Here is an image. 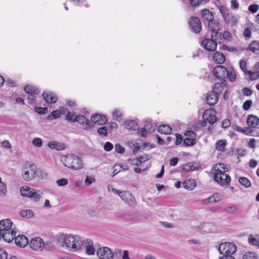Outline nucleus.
Instances as JSON below:
<instances>
[{
  "label": "nucleus",
  "instance_id": "obj_1",
  "mask_svg": "<svg viewBox=\"0 0 259 259\" xmlns=\"http://www.w3.org/2000/svg\"><path fill=\"white\" fill-rule=\"evenodd\" d=\"M57 243L62 248L71 252L79 251L82 246V242L77 235L60 233L56 237Z\"/></svg>",
  "mask_w": 259,
  "mask_h": 259
},
{
  "label": "nucleus",
  "instance_id": "obj_2",
  "mask_svg": "<svg viewBox=\"0 0 259 259\" xmlns=\"http://www.w3.org/2000/svg\"><path fill=\"white\" fill-rule=\"evenodd\" d=\"M12 222L10 219L0 221V231L3 235V239L7 242H11L16 235V232L12 228Z\"/></svg>",
  "mask_w": 259,
  "mask_h": 259
},
{
  "label": "nucleus",
  "instance_id": "obj_3",
  "mask_svg": "<svg viewBox=\"0 0 259 259\" xmlns=\"http://www.w3.org/2000/svg\"><path fill=\"white\" fill-rule=\"evenodd\" d=\"M61 161L65 166L75 170H80L84 166L82 159L73 154L63 156Z\"/></svg>",
  "mask_w": 259,
  "mask_h": 259
},
{
  "label": "nucleus",
  "instance_id": "obj_4",
  "mask_svg": "<svg viewBox=\"0 0 259 259\" xmlns=\"http://www.w3.org/2000/svg\"><path fill=\"white\" fill-rule=\"evenodd\" d=\"M21 176L27 182L34 180L36 176V165L30 162H25L22 165Z\"/></svg>",
  "mask_w": 259,
  "mask_h": 259
},
{
  "label": "nucleus",
  "instance_id": "obj_5",
  "mask_svg": "<svg viewBox=\"0 0 259 259\" xmlns=\"http://www.w3.org/2000/svg\"><path fill=\"white\" fill-rule=\"evenodd\" d=\"M21 194L30 198L34 202H38L40 200L43 193L40 190H37L28 186H23L20 188Z\"/></svg>",
  "mask_w": 259,
  "mask_h": 259
},
{
  "label": "nucleus",
  "instance_id": "obj_6",
  "mask_svg": "<svg viewBox=\"0 0 259 259\" xmlns=\"http://www.w3.org/2000/svg\"><path fill=\"white\" fill-rule=\"evenodd\" d=\"M219 10L226 23L230 24L232 27L235 26L237 25L238 16L229 13V9L224 5L221 6Z\"/></svg>",
  "mask_w": 259,
  "mask_h": 259
},
{
  "label": "nucleus",
  "instance_id": "obj_7",
  "mask_svg": "<svg viewBox=\"0 0 259 259\" xmlns=\"http://www.w3.org/2000/svg\"><path fill=\"white\" fill-rule=\"evenodd\" d=\"M218 250L220 253L223 255L232 256L236 251L237 246L233 243L224 242L220 244Z\"/></svg>",
  "mask_w": 259,
  "mask_h": 259
},
{
  "label": "nucleus",
  "instance_id": "obj_8",
  "mask_svg": "<svg viewBox=\"0 0 259 259\" xmlns=\"http://www.w3.org/2000/svg\"><path fill=\"white\" fill-rule=\"evenodd\" d=\"M96 254L100 259H113L114 253L108 247H101L97 249Z\"/></svg>",
  "mask_w": 259,
  "mask_h": 259
},
{
  "label": "nucleus",
  "instance_id": "obj_9",
  "mask_svg": "<svg viewBox=\"0 0 259 259\" xmlns=\"http://www.w3.org/2000/svg\"><path fill=\"white\" fill-rule=\"evenodd\" d=\"M29 245L32 250L38 251H42L45 246L44 240L39 237L31 239Z\"/></svg>",
  "mask_w": 259,
  "mask_h": 259
},
{
  "label": "nucleus",
  "instance_id": "obj_10",
  "mask_svg": "<svg viewBox=\"0 0 259 259\" xmlns=\"http://www.w3.org/2000/svg\"><path fill=\"white\" fill-rule=\"evenodd\" d=\"M214 180L221 186L229 185L231 181L230 177L225 172L215 173Z\"/></svg>",
  "mask_w": 259,
  "mask_h": 259
},
{
  "label": "nucleus",
  "instance_id": "obj_11",
  "mask_svg": "<svg viewBox=\"0 0 259 259\" xmlns=\"http://www.w3.org/2000/svg\"><path fill=\"white\" fill-rule=\"evenodd\" d=\"M217 39V37L215 38H212L211 37L210 39H205L202 41V46L206 50L213 52L215 51L217 48V43L215 41Z\"/></svg>",
  "mask_w": 259,
  "mask_h": 259
},
{
  "label": "nucleus",
  "instance_id": "obj_12",
  "mask_svg": "<svg viewBox=\"0 0 259 259\" xmlns=\"http://www.w3.org/2000/svg\"><path fill=\"white\" fill-rule=\"evenodd\" d=\"M203 119L205 122L207 121L210 124H212L217 121V117L215 112L212 109L205 110L203 114Z\"/></svg>",
  "mask_w": 259,
  "mask_h": 259
},
{
  "label": "nucleus",
  "instance_id": "obj_13",
  "mask_svg": "<svg viewBox=\"0 0 259 259\" xmlns=\"http://www.w3.org/2000/svg\"><path fill=\"white\" fill-rule=\"evenodd\" d=\"M91 119L92 122V123L94 124V125L96 124L100 125H103L108 122V119L106 116L99 113L93 114L91 116Z\"/></svg>",
  "mask_w": 259,
  "mask_h": 259
},
{
  "label": "nucleus",
  "instance_id": "obj_14",
  "mask_svg": "<svg viewBox=\"0 0 259 259\" xmlns=\"http://www.w3.org/2000/svg\"><path fill=\"white\" fill-rule=\"evenodd\" d=\"M121 199L130 206H135L137 204L136 199L129 191H124L123 194L121 196Z\"/></svg>",
  "mask_w": 259,
  "mask_h": 259
},
{
  "label": "nucleus",
  "instance_id": "obj_15",
  "mask_svg": "<svg viewBox=\"0 0 259 259\" xmlns=\"http://www.w3.org/2000/svg\"><path fill=\"white\" fill-rule=\"evenodd\" d=\"M75 121L83 126L84 130H88L94 127V124L90 122L84 115H77Z\"/></svg>",
  "mask_w": 259,
  "mask_h": 259
},
{
  "label": "nucleus",
  "instance_id": "obj_16",
  "mask_svg": "<svg viewBox=\"0 0 259 259\" xmlns=\"http://www.w3.org/2000/svg\"><path fill=\"white\" fill-rule=\"evenodd\" d=\"M189 26L191 29L195 33H199L202 29L200 20L197 17H193L190 19Z\"/></svg>",
  "mask_w": 259,
  "mask_h": 259
},
{
  "label": "nucleus",
  "instance_id": "obj_17",
  "mask_svg": "<svg viewBox=\"0 0 259 259\" xmlns=\"http://www.w3.org/2000/svg\"><path fill=\"white\" fill-rule=\"evenodd\" d=\"M209 29L212 32L211 37L215 38L217 37L218 32L220 30V24L216 20H212L208 22Z\"/></svg>",
  "mask_w": 259,
  "mask_h": 259
},
{
  "label": "nucleus",
  "instance_id": "obj_18",
  "mask_svg": "<svg viewBox=\"0 0 259 259\" xmlns=\"http://www.w3.org/2000/svg\"><path fill=\"white\" fill-rule=\"evenodd\" d=\"M219 94L217 91H209L206 97V102L210 106L215 105L218 101Z\"/></svg>",
  "mask_w": 259,
  "mask_h": 259
},
{
  "label": "nucleus",
  "instance_id": "obj_19",
  "mask_svg": "<svg viewBox=\"0 0 259 259\" xmlns=\"http://www.w3.org/2000/svg\"><path fill=\"white\" fill-rule=\"evenodd\" d=\"M227 73V69L223 66H217L213 69L214 75L216 77L221 80H223L226 78L227 75L228 74Z\"/></svg>",
  "mask_w": 259,
  "mask_h": 259
},
{
  "label": "nucleus",
  "instance_id": "obj_20",
  "mask_svg": "<svg viewBox=\"0 0 259 259\" xmlns=\"http://www.w3.org/2000/svg\"><path fill=\"white\" fill-rule=\"evenodd\" d=\"M83 242L85 253L89 255H94L97 250L94 246V243L92 240L87 239L84 240Z\"/></svg>",
  "mask_w": 259,
  "mask_h": 259
},
{
  "label": "nucleus",
  "instance_id": "obj_21",
  "mask_svg": "<svg viewBox=\"0 0 259 259\" xmlns=\"http://www.w3.org/2000/svg\"><path fill=\"white\" fill-rule=\"evenodd\" d=\"M42 96L44 99L49 104L55 103L58 100L57 96L55 93L51 92H44Z\"/></svg>",
  "mask_w": 259,
  "mask_h": 259
},
{
  "label": "nucleus",
  "instance_id": "obj_22",
  "mask_svg": "<svg viewBox=\"0 0 259 259\" xmlns=\"http://www.w3.org/2000/svg\"><path fill=\"white\" fill-rule=\"evenodd\" d=\"M14 239L15 244L20 247H24L29 243L28 239L23 235H19L17 236H15Z\"/></svg>",
  "mask_w": 259,
  "mask_h": 259
},
{
  "label": "nucleus",
  "instance_id": "obj_23",
  "mask_svg": "<svg viewBox=\"0 0 259 259\" xmlns=\"http://www.w3.org/2000/svg\"><path fill=\"white\" fill-rule=\"evenodd\" d=\"M247 125L251 128H255L259 124V118L255 115L250 114L247 119Z\"/></svg>",
  "mask_w": 259,
  "mask_h": 259
},
{
  "label": "nucleus",
  "instance_id": "obj_24",
  "mask_svg": "<svg viewBox=\"0 0 259 259\" xmlns=\"http://www.w3.org/2000/svg\"><path fill=\"white\" fill-rule=\"evenodd\" d=\"M48 146L52 149L57 150H62L65 149L66 146L64 144L55 141L50 142L48 144Z\"/></svg>",
  "mask_w": 259,
  "mask_h": 259
},
{
  "label": "nucleus",
  "instance_id": "obj_25",
  "mask_svg": "<svg viewBox=\"0 0 259 259\" xmlns=\"http://www.w3.org/2000/svg\"><path fill=\"white\" fill-rule=\"evenodd\" d=\"M212 60L217 64H223L225 61V57L222 53L216 52L213 54Z\"/></svg>",
  "mask_w": 259,
  "mask_h": 259
},
{
  "label": "nucleus",
  "instance_id": "obj_26",
  "mask_svg": "<svg viewBox=\"0 0 259 259\" xmlns=\"http://www.w3.org/2000/svg\"><path fill=\"white\" fill-rule=\"evenodd\" d=\"M123 125L124 127L128 130L135 131L138 127L137 123L134 120H126L124 121Z\"/></svg>",
  "mask_w": 259,
  "mask_h": 259
},
{
  "label": "nucleus",
  "instance_id": "obj_27",
  "mask_svg": "<svg viewBox=\"0 0 259 259\" xmlns=\"http://www.w3.org/2000/svg\"><path fill=\"white\" fill-rule=\"evenodd\" d=\"M183 186L186 189L192 190L196 187V184L194 180L189 179L183 183Z\"/></svg>",
  "mask_w": 259,
  "mask_h": 259
},
{
  "label": "nucleus",
  "instance_id": "obj_28",
  "mask_svg": "<svg viewBox=\"0 0 259 259\" xmlns=\"http://www.w3.org/2000/svg\"><path fill=\"white\" fill-rule=\"evenodd\" d=\"M158 131L161 134L168 135L171 133L172 128L168 125L163 124L158 127Z\"/></svg>",
  "mask_w": 259,
  "mask_h": 259
},
{
  "label": "nucleus",
  "instance_id": "obj_29",
  "mask_svg": "<svg viewBox=\"0 0 259 259\" xmlns=\"http://www.w3.org/2000/svg\"><path fill=\"white\" fill-rule=\"evenodd\" d=\"M201 15L203 18L207 21L208 22L213 20L212 13L208 9H204L202 10Z\"/></svg>",
  "mask_w": 259,
  "mask_h": 259
},
{
  "label": "nucleus",
  "instance_id": "obj_30",
  "mask_svg": "<svg viewBox=\"0 0 259 259\" xmlns=\"http://www.w3.org/2000/svg\"><path fill=\"white\" fill-rule=\"evenodd\" d=\"M24 91L29 95L36 94L39 93V90L36 87L30 85H25Z\"/></svg>",
  "mask_w": 259,
  "mask_h": 259
},
{
  "label": "nucleus",
  "instance_id": "obj_31",
  "mask_svg": "<svg viewBox=\"0 0 259 259\" xmlns=\"http://www.w3.org/2000/svg\"><path fill=\"white\" fill-rule=\"evenodd\" d=\"M214 169L216 173L225 172L228 170V168L225 166V164L219 163L214 166Z\"/></svg>",
  "mask_w": 259,
  "mask_h": 259
},
{
  "label": "nucleus",
  "instance_id": "obj_32",
  "mask_svg": "<svg viewBox=\"0 0 259 259\" xmlns=\"http://www.w3.org/2000/svg\"><path fill=\"white\" fill-rule=\"evenodd\" d=\"M150 158V156L148 154H144L137 158L135 159L134 160L136 161V162L135 163V165L139 166L142 164V163L146 161Z\"/></svg>",
  "mask_w": 259,
  "mask_h": 259
},
{
  "label": "nucleus",
  "instance_id": "obj_33",
  "mask_svg": "<svg viewBox=\"0 0 259 259\" xmlns=\"http://www.w3.org/2000/svg\"><path fill=\"white\" fill-rule=\"evenodd\" d=\"M248 50H250L255 54H259V43L256 41H252L249 45Z\"/></svg>",
  "mask_w": 259,
  "mask_h": 259
},
{
  "label": "nucleus",
  "instance_id": "obj_34",
  "mask_svg": "<svg viewBox=\"0 0 259 259\" xmlns=\"http://www.w3.org/2000/svg\"><path fill=\"white\" fill-rule=\"evenodd\" d=\"M226 145L227 142L226 140H221L216 142L215 148L218 151L220 152H223L225 151V147Z\"/></svg>",
  "mask_w": 259,
  "mask_h": 259
},
{
  "label": "nucleus",
  "instance_id": "obj_35",
  "mask_svg": "<svg viewBox=\"0 0 259 259\" xmlns=\"http://www.w3.org/2000/svg\"><path fill=\"white\" fill-rule=\"evenodd\" d=\"M128 146L133 149V152L137 153L140 149L141 147L139 145L138 143L135 140L129 141L127 142Z\"/></svg>",
  "mask_w": 259,
  "mask_h": 259
},
{
  "label": "nucleus",
  "instance_id": "obj_36",
  "mask_svg": "<svg viewBox=\"0 0 259 259\" xmlns=\"http://www.w3.org/2000/svg\"><path fill=\"white\" fill-rule=\"evenodd\" d=\"M66 111H68V109L64 107H62L60 108V110L52 111L51 114L54 118H57L60 117L62 114H64Z\"/></svg>",
  "mask_w": 259,
  "mask_h": 259
},
{
  "label": "nucleus",
  "instance_id": "obj_37",
  "mask_svg": "<svg viewBox=\"0 0 259 259\" xmlns=\"http://www.w3.org/2000/svg\"><path fill=\"white\" fill-rule=\"evenodd\" d=\"M20 213L22 217L26 219H30L33 216V212L29 209L22 210Z\"/></svg>",
  "mask_w": 259,
  "mask_h": 259
},
{
  "label": "nucleus",
  "instance_id": "obj_38",
  "mask_svg": "<svg viewBox=\"0 0 259 259\" xmlns=\"http://www.w3.org/2000/svg\"><path fill=\"white\" fill-rule=\"evenodd\" d=\"M238 181L242 186L245 188H248L251 185L250 181L245 177H240Z\"/></svg>",
  "mask_w": 259,
  "mask_h": 259
},
{
  "label": "nucleus",
  "instance_id": "obj_39",
  "mask_svg": "<svg viewBox=\"0 0 259 259\" xmlns=\"http://www.w3.org/2000/svg\"><path fill=\"white\" fill-rule=\"evenodd\" d=\"M47 173L45 170L37 169L36 167V176L39 179H44L47 177Z\"/></svg>",
  "mask_w": 259,
  "mask_h": 259
},
{
  "label": "nucleus",
  "instance_id": "obj_40",
  "mask_svg": "<svg viewBox=\"0 0 259 259\" xmlns=\"http://www.w3.org/2000/svg\"><path fill=\"white\" fill-rule=\"evenodd\" d=\"M242 259H257V254L254 252H247L244 254Z\"/></svg>",
  "mask_w": 259,
  "mask_h": 259
},
{
  "label": "nucleus",
  "instance_id": "obj_41",
  "mask_svg": "<svg viewBox=\"0 0 259 259\" xmlns=\"http://www.w3.org/2000/svg\"><path fill=\"white\" fill-rule=\"evenodd\" d=\"M67 115L66 116V119L70 122H75L76 120V116L73 112H69L68 110L66 111Z\"/></svg>",
  "mask_w": 259,
  "mask_h": 259
},
{
  "label": "nucleus",
  "instance_id": "obj_42",
  "mask_svg": "<svg viewBox=\"0 0 259 259\" xmlns=\"http://www.w3.org/2000/svg\"><path fill=\"white\" fill-rule=\"evenodd\" d=\"M248 241L249 244L252 245H259V239H256L253 235L251 234L249 236Z\"/></svg>",
  "mask_w": 259,
  "mask_h": 259
},
{
  "label": "nucleus",
  "instance_id": "obj_43",
  "mask_svg": "<svg viewBox=\"0 0 259 259\" xmlns=\"http://www.w3.org/2000/svg\"><path fill=\"white\" fill-rule=\"evenodd\" d=\"M195 139L192 138H186L184 140L183 144L186 146H193L195 143Z\"/></svg>",
  "mask_w": 259,
  "mask_h": 259
},
{
  "label": "nucleus",
  "instance_id": "obj_44",
  "mask_svg": "<svg viewBox=\"0 0 259 259\" xmlns=\"http://www.w3.org/2000/svg\"><path fill=\"white\" fill-rule=\"evenodd\" d=\"M246 74L249 75V79L251 80H256V79L259 78V71H254V72L249 71V72H248V73H247Z\"/></svg>",
  "mask_w": 259,
  "mask_h": 259
},
{
  "label": "nucleus",
  "instance_id": "obj_45",
  "mask_svg": "<svg viewBox=\"0 0 259 259\" xmlns=\"http://www.w3.org/2000/svg\"><path fill=\"white\" fill-rule=\"evenodd\" d=\"M225 86V83L223 81L221 82H217L215 83L213 85V90L214 91H217L219 93L220 92H221Z\"/></svg>",
  "mask_w": 259,
  "mask_h": 259
},
{
  "label": "nucleus",
  "instance_id": "obj_46",
  "mask_svg": "<svg viewBox=\"0 0 259 259\" xmlns=\"http://www.w3.org/2000/svg\"><path fill=\"white\" fill-rule=\"evenodd\" d=\"M7 188L6 185L2 182L0 178V196H4L7 194Z\"/></svg>",
  "mask_w": 259,
  "mask_h": 259
},
{
  "label": "nucleus",
  "instance_id": "obj_47",
  "mask_svg": "<svg viewBox=\"0 0 259 259\" xmlns=\"http://www.w3.org/2000/svg\"><path fill=\"white\" fill-rule=\"evenodd\" d=\"M112 115L115 119L117 120L118 118L122 117V112L120 109H115L112 112Z\"/></svg>",
  "mask_w": 259,
  "mask_h": 259
},
{
  "label": "nucleus",
  "instance_id": "obj_48",
  "mask_svg": "<svg viewBox=\"0 0 259 259\" xmlns=\"http://www.w3.org/2000/svg\"><path fill=\"white\" fill-rule=\"evenodd\" d=\"M112 169L113 170V172L112 174L111 175V177H113L116 174H117L118 173L121 171L122 166L118 164H115L112 167Z\"/></svg>",
  "mask_w": 259,
  "mask_h": 259
},
{
  "label": "nucleus",
  "instance_id": "obj_49",
  "mask_svg": "<svg viewBox=\"0 0 259 259\" xmlns=\"http://www.w3.org/2000/svg\"><path fill=\"white\" fill-rule=\"evenodd\" d=\"M227 75L226 77H228L229 78V80L233 82L236 80V75L235 72L233 71H228L227 70Z\"/></svg>",
  "mask_w": 259,
  "mask_h": 259
},
{
  "label": "nucleus",
  "instance_id": "obj_50",
  "mask_svg": "<svg viewBox=\"0 0 259 259\" xmlns=\"http://www.w3.org/2000/svg\"><path fill=\"white\" fill-rule=\"evenodd\" d=\"M95 182V178L94 176H87L84 180V185L85 186H89Z\"/></svg>",
  "mask_w": 259,
  "mask_h": 259
},
{
  "label": "nucleus",
  "instance_id": "obj_51",
  "mask_svg": "<svg viewBox=\"0 0 259 259\" xmlns=\"http://www.w3.org/2000/svg\"><path fill=\"white\" fill-rule=\"evenodd\" d=\"M97 133L101 137H105L107 136V128L105 126L98 128Z\"/></svg>",
  "mask_w": 259,
  "mask_h": 259
},
{
  "label": "nucleus",
  "instance_id": "obj_52",
  "mask_svg": "<svg viewBox=\"0 0 259 259\" xmlns=\"http://www.w3.org/2000/svg\"><path fill=\"white\" fill-rule=\"evenodd\" d=\"M237 210V207L235 206H230L225 207L224 211L226 213H233Z\"/></svg>",
  "mask_w": 259,
  "mask_h": 259
},
{
  "label": "nucleus",
  "instance_id": "obj_53",
  "mask_svg": "<svg viewBox=\"0 0 259 259\" xmlns=\"http://www.w3.org/2000/svg\"><path fill=\"white\" fill-rule=\"evenodd\" d=\"M32 143L36 147H41L42 145V140L39 138H34L32 141Z\"/></svg>",
  "mask_w": 259,
  "mask_h": 259
},
{
  "label": "nucleus",
  "instance_id": "obj_54",
  "mask_svg": "<svg viewBox=\"0 0 259 259\" xmlns=\"http://www.w3.org/2000/svg\"><path fill=\"white\" fill-rule=\"evenodd\" d=\"M239 66L240 69L242 70V71L244 72L245 74H246L247 73H248V72L249 71V70H247L246 69V63L244 60L240 61Z\"/></svg>",
  "mask_w": 259,
  "mask_h": 259
},
{
  "label": "nucleus",
  "instance_id": "obj_55",
  "mask_svg": "<svg viewBox=\"0 0 259 259\" xmlns=\"http://www.w3.org/2000/svg\"><path fill=\"white\" fill-rule=\"evenodd\" d=\"M68 181L67 179L65 178H63L61 179H58L56 181V184L58 186L62 187L64 186H66L68 184Z\"/></svg>",
  "mask_w": 259,
  "mask_h": 259
},
{
  "label": "nucleus",
  "instance_id": "obj_56",
  "mask_svg": "<svg viewBox=\"0 0 259 259\" xmlns=\"http://www.w3.org/2000/svg\"><path fill=\"white\" fill-rule=\"evenodd\" d=\"M45 247L47 249L49 250H54L55 248V245L53 242L51 241H47L46 243H45Z\"/></svg>",
  "mask_w": 259,
  "mask_h": 259
},
{
  "label": "nucleus",
  "instance_id": "obj_57",
  "mask_svg": "<svg viewBox=\"0 0 259 259\" xmlns=\"http://www.w3.org/2000/svg\"><path fill=\"white\" fill-rule=\"evenodd\" d=\"M210 196L213 202L221 200L223 198V196L219 193H214Z\"/></svg>",
  "mask_w": 259,
  "mask_h": 259
},
{
  "label": "nucleus",
  "instance_id": "obj_58",
  "mask_svg": "<svg viewBox=\"0 0 259 259\" xmlns=\"http://www.w3.org/2000/svg\"><path fill=\"white\" fill-rule=\"evenodd\" d=\"M258 8H259V7H258V5L253 4V5H251L249 6L248 10L249 11H250L252 13H255L257 11Z\"/></svg>",
  "mask_w": 259,
  "mask_h": 259
},
{
  "label": "nucleus",
  "instance_id": "obj_59",
  "mask_svg": "<svg viewBox=\"0 0 259 259\" xmlns=\"http://www.w3.org/2000/svg\"><path fill=\"white\" fill-rule=\"evenodd\" d=\"M8 253L3 248H0V259H7Z\"/></svg>",
  "mask_w": 259,
  "mask_h": 259
},
{
  "label": "nucleus",
  "instance_id": "obj_60",
  "mask_svg": "<svg viewBox=\"0 0 259 259\" xmlns=\"http://www.w3.org/2000/svg\"><path fill=\"white\" fill-rule=\"evenodd\" d=\"M252 104V102L251 100H247L246 101L243 105V108L245 110H248L251 107Z\"/></svg>",
  "mask_w": 259,
  "mask_h": 259
},
{
  "label": "nucleus",
  "instance_id": "obj_61",
  "mask_svg": "<svg viewBox=\"0 0 259 259\" xmlns=\"http://www.w3.org/2000/svg\"><path fill=\"white\" fill-rule=\"evenodd\" d=\"M34 110L36 112L42 114H46L48 110L47 108L41 107H35Z\"/></svg>",
  "mask_w": 259,
  "mask_h": 259
},
{
  "label": "nucleus",
  "instance_id": "obj_62",
  "mask_svg": "<svg viewBox=\"0 0 259 259\" xmlns=\"http://www.w3.org/2000/svg\"><path fill=\"white\" fill-rule=\"evenodd\" d=\"M250 136L259 137V127L251 128Z\"/></svg>",
  "mask_w": 259,
  "mask_h": 259
},
{
  "label": "nucleus",
  "instance_id": "obj_63",
  "mask_svg": "<svg viewBox=\"0 0 259 259\" xmlns=\"http://www.w3.org/2000/svg\"><path fill=\"white\" fill-rule=\"evenodd\" d=\"M115 149L116 151L119 153H123L124 152V148L119 144H115Z\"/></svg>",
  "mask_w": 259,
  "mask_h": 259
},
{
  "label": "nucleus",
  "instance_id": "obj_64",
  "mask_svg": "<svg viewBox=\"0 0 259 259\" xmlns=\"http://www.w3.org/2000/svg\"><path fill=\"white\" fill-rule=\"evenodd\" d=\"M113 145L110 142H106L104 146V149L106 151H110L113 149Z\"/></svg>",
  "mask_w": 259,
  "mask_h": 259
}]
</instances>
